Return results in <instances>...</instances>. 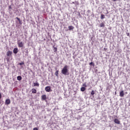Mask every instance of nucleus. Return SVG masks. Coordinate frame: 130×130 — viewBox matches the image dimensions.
Returning a JSON list of instances; mask_svg holds the SVG:
<instances>
[{
  "instance_id": "1",
  "label": "nucleus",
  "mask_w": 130,
  "mask_h": 130,
  "mask_svg": "<svg viewBox=\"0 0 130 130\" xmlns=\"http://www.w3.org/2000/svg\"><path fill=\"white\" fill-rule=\"evenodd\" d=\"M69 66L66 65L62 68L61 73L64 76H69L70 75V72L69 71Z\"/></svg>"
},
{
  "instance_id": "2",
  "label": "nucleus",
  "mask_w": 130,
  "mask_h": 130,
  "mask_svg": "<svg viewBox=\"0 0 130 130\" xmlns=\"http://www.w3.org/2000/svg\"><path fill=\"white\" fill-rule=\"evenodd\" d=\"M12 54H13V52L12 51H8L7 52V56H8V57H11Z\"/></svg>"
},
{
  "instance_id": "3",
  "label": "nucleus",
  "mask_w": 130,
  "mask_h": 130,
  "mask_svg": "<svg viewBox=\"0 0 130 130\" xmlns=\"http://www.w3.org/2000/svg\"><path fill=\"white\" fill-rule=\"evenodd\" d=\"M11 104V100L8 99L5 101V105H9Z\"/></svg>"
},
{
  "instance_id": "4",
  "label": "nucleus",
  "mask_w": 130,
  "mask_h": 130,
  "mask_svg": "<svg viewBox=\"0 0 130 130\" xmlns=\"http://www.w3.org/2000/svg\"><path fill=\"white\" fill-rule=\"evenodd\" d=\"M19 52V50L18 49V48H15L13 49V53L14 54H17Z\"/></svg>"
},
{
  "instance_id": "5",
  "label": "nucleus",
  "mask_w": 130,
  "mask_h": 130,
  "mask_svg": "<svg viewBox=\"0 0 130 130\" xmlns=\"http://www.w3.org/2000/svg\"><path fill=\"white\" fill-rule=\"evenodd\" d=\"M18 47H23L24 46V44H23V42H18L17 43Z\"/></svg>"
},
{
  "instance_id": "6",
  "label": "nucleus",
  "mask_w": 130,
  "mask_h": 130,
  "mask_svg": "<svg viewBox=\"0 0 130 130\" xmlns=\"http://www.w3.org/2000/svg\"><path fill=\"white\" fill-rule=\"evenodd\" d=\"M99 27H100V28H102L103 27H105V21H104L102 22L100 25H99Z\"/></svg>"
},
{
  "instance_id": "7",
  "label": "nucleus",
  "mask_w": 130,
  "mask_h": 130,
  "mask_svg": "<svg viewBox=\"0 0 130 130\" xmlns=\"http://www.w3.org/2000/svg\"><path fill=\"white\" fill-rule=\"evenodd\" d=\"M114 121L115 123H116L117 124H120V121H119V120H118V119H115Z\"/></svg>"
},
{
  "instance_id": "8",
  "label": "nucleus",
  "mask_w": 130,
  "mask_h": 130,
  "mask_svg": "<svg viewBox=\"0 0 130 130\" xmlns=\"http://www.w3.org/2000/svg\"><path fill=\"white\" fill-rule=\"evenodd\" d=\"M119 96L120 97H123V96H124V92L123 91V90H122L120 92Z\"/></svg>"
},
{
  "instance_id": "9",
  "label": "nucleus",
  "mask_w": 130,
  "mask_h": 130,
  "mask_svg": "<svg viewBox=\"0 0 130 130\" xmlns=\"http://www.w3.org/2000/svg\"><path fill=\"white\" fill-rule=\"evenodd\" d=\"M34 86L35 87H39V83L38 81H36V82H34Z\"/></svg>"
},
{
  "instance_id": "10",
  "label": "nucleus",
  "mask_w": 130,
  "mask_h": 130,
  "mask_svg": "<svg viewBox=\"0 0 130 130\" xmlns=\"http://www.w3.org/2000/svg\"><path fill=\"white\" fill-rule=\"evenodd\" d=\"M45 91L46 92H50V86H46L45 87Z\"/></svg>"
},
{
  "instance_id": "11",
  "label": "nucleus",
  "mask_w": 130,
  "mask_h": 130,
  "mask_svg": "<svg viewBox=\"0 0 130 130\" xmlns=\"http://www.w3.org/2000/svg\"><path fill=\"white\" fill-rule=\"evenodd\" d=\"M37 90H36V89L35 88H32L31 89V93H32V94H36V93H37Z\"/></svg>"
},
{
  "instance_id": "12",
  "label": "nucleus",
  "mask_w": 130,
  "mask_h": 130,
  "mask_svg": "<svg viewBox=\"0 0 130 130\" xmlns=\"http://www.w3.org/2000/svg\"><path fill=\"white\" fill-rule=\"evenodd\" d=\"M42 100H46V95L43 94V95H42Z\"/></svg>"
},
{
  "instance_id": "13",
  "label": "nucleus",
  "mask_w": 130,
  "mask_h": 130,
  "mask_svg": "<svg viewBox=\"0 0 130 130\" xmlns=\"http://www.w3.org/2000/svg\"><path fill=\"white\" fill-rule=\"evenodd\" d=\"M74 26L71 25L68 27L69 30L71 31V30H74Z\"/></svg>"
},
{
  "instance_id": "14",
  "label": "nucleus",
  "mask_w": 130,
  "mask_h": 130,
  "mask_svg": "<svg viewBox=\"0 0 130 130\" xmlns=\"http://www.w3.org/2000/svg\"><path fill=\"white\" fill-rule=\"evenodd\" d=\"M101 20H103L104 19H105V15L104 14H101Z\"/></svg>"
},
{
  "instance_id": "15",
  "label": "nucleus",
  "mask_w": 130,
  "mask_h": 130,
  "mask_svg": "<svg viewBox=\"0 0 130 130\" xmlns=\"http://www.w3.org/2000/svg\"><path fill=\"white\" fill-rule=\"evenodd\" d=\"M16 19H17V20H18L19 24L20 25H22V20H21V19H20L18 17H16Z\"/></svg>"
},
{
  "instance_id": "16",
  "label": "nucleus",
  "mask_w": 130,
  "mask_h": 130,
  "mask_svg": "<svg viewBox=\"0 0 130 130\" xmlns=\"http://www.w3.org/2000/svg\"><path fill=\"white\" fill-rule=\"evenodd\" d=\"M93 38H94L93 36L90 38V41H91L92 44L94 43V39Z\"/></svg>"
},
{
  "instance_id": "17",
  "label": "nucleus",
  "mask_w": 130,
  "mask_h": 130,
  "mask_svg": "<svg viewBox=\"0 0 130 130\" xmlns=\"http://www.w3.org/2000/svg\"><path fill=\"white\" fill-rule=\"evenodd\" d=\"M17 80L18 81H21L22 80V76H17Z\"/></svg>"
},
{
  "instance_id": "18",
  "label": "nucleus",
  "mask_w": 130,
  "mask_h": 130,
  "mask_svg": "<svg viewBox=\"0 0 130 130\" xmlns=\"http://www.w3.org/2000/svg\"><path fill=\"white\" fill-rule=\"evenodd\" d=\"M72 4H74V5H75V6H78L79 5V2L76 1L74 2H72Z\"/></svg>"
},
{
  "instance_id": "19",
  "label": "nucleus",
  "mask_w": 130,
  "mask_h": 130,
  "mask_svg": "<svg viewBox=\"0 0 130 130\" xmlns=\"http://www.w3.org/2000/svg\"><path fill=\"white\" fill-rule=\"evenodd\" d=\"M25 56H28V49L26 48L25 49Z\"/></svg>"
},
{
  "instance_id": "20",
  "label": "nucleus",
  "mask_w": 130,
  "mask_h": 130,
  "mask_svg": "<svg viewBox=\"0 0 130 130\" xmlns=\"http://www.w3.org/2000/svg\"><path fill=\"white\" fill-rule=\"evenodd\" d=\"M55 75L56 77H58V70H57L55 73Z\"/></svg>"
},
{
  "instance_id": "21",
  "label": "nucleus",
  "mask_w": 130,
  "mask_h": 130,
  "mask_svg": "<svg viewBox=\"0 0 130 130\" xmlns=\"http://www.w3.org/2000/svg\"><path fill=\"white\" fill-rule=\"evenodd\" d=\"M85 90H86V88L85 87H82L81 88V91L82 92H84V91H85Z\"/></svg>"
},
{
  "instance_id": "22",
  "label": "nucleus",
  "mask_w": 130,
  "mask_h": 130,
  "mask_svg": "<svg viewBox=\"0 0 130 130\" xmlns=\"http://www.w3.org/2000/svg\"><path fill=\"white\" fill-rule=\"evenodd\" d=\"M89 66H92V67H94V66H95V63H94L93 62H91L89 63Z\"/></svg>"
},
{
  "instance_id": "23",
  "label": "nucleus",
  "mask_w": 130,
  "mask_h": 130,
  "mask_svg": "<svg viewBox=\"0 0 130 130\" xmlns=\"http://www.w3.org/2000/svg\"><path fill=\"white\" fill-rule=\"evenodd\" d=\"M94 94H95V92L94 91V90H92L91 92V96H93Z\"/></svg>"
},
{
  "instance_id": "24",
  "label": "nucleus",
  "mask_w": 130,
  "mask_h": 130,
  "mask_svg": "<svg viewBox=\"0 0 130 130\" xmlns=\"http://www.w3.org/2000/svg\"><path fill=\"white\" fill-rule=\"evenodd\" d=\"M19 64L20 66H23V64H25V62L24 61H22V62H21L20 63H19Z\"/></svg>"
},
{
  "instance_id": "25",
  "label": "nucleus",
  "mask_w": 130,
  "mask_h": 130,
  "mask_svg": "<svg viewBox=\"0 0 130 130\" xmlns=\"http://www.w3.org/2000/svg\"><path fill=\"white\" fill-rule=\"evenodd\" d=\"M73 130H79L80 129V128H77L76 127H73Z\"/></svg>"
},
{
  "instance_id": "26",
  "label": "nucleus",
  "mask_w": 130,
  "mask_h": 130,
  "mask_svg": "<svg viewBox=\"0 0 130 130\" xmlns=\"http://www.w3.org/2000/svg\"><path fill=\"white\" fill-rule=\"evenodd\" d=\"M53 47H54V52H56V51H57V48L54 47V46H53Z\"/></svg>"
},
{
  "instance_id": "27",
  "label": "nucleus",
  "mask_w": 130,
  "mask_h": 130,
  "mask_svg": "<svg viewBox=\"0 0 130 130\" xmlns=\"http://www.w3.org/2000/svg\"><path fill=\"white\" fill-rule=\"evenodd\" d=\"M126 34L127 36H128V37H129V38H130L129 33L126 32Z\"/></svg>"
},
{
  "instance_id": "28",
  "label": "nucleus",
  "mask_w": 130,
  "mask_h": 130,
  "mask_svg": "<svg viewBox=\"0 0 130 130\" xmlns=\"http://www.w3.org/2000/svg\"><path fill=\"white\" fill-rule=\"evenodd\" d=\"M106 89H107V90H110V86H107Z\"/></svg>"
},
{
  "instance_id": "29",
  "label": "nucleus",
  "mask_w": 130,
  "mask_h": 130,
  "mask_svg": "<svg viewBox=\"0 0 130 130\" xmlns=\"http://www.w3.org/2000/svg\"><path fill=\"white\" fill-rule=\"evenodd\" d=\"M83 87H87V85H86V83H84L83 84Z\"/></svg>"
},
{
  "instance_id": "30",
  "label": "nucleus",
  "mask_w": 130,
  "mask_h": 130,
  "mask_svg": "<svg viewBox=\"0 0 130 130\" xmlns=\"http://www.w3.org/2000/svg\"><path fill=\"white\" fill-rule=\"evenodd\" d=\"M11 9H12V7L9 6L8 10H11Z\"/></svg>"
},
{
  "instance_id": "31",
  "label": "nucleus",
  "mask_w": 130,
  "mask_h": 130,
  "mask_svg": "<svg viewBox=\"0 0 130 130\" xmlns=\"http://www.w3.org/2000/svg\"><path fill=\"white\" fill-rule=\"evenodd\" d=\"M7 61H10V58H7Z\"/></svg>"
},
{
  "instance_id": "32",
  "label": "nucleus",
  "mask_w": 130,
  "mask_h": 130,
  "mask_svg": "<svg viewBox=\"0 0 130 130\" xmlns=\"http://www.w3.org/2000/svg\"><path fill=\"white\" fill-rule=\"evenodd\" d=\"M33 130H38V128H37V127H35Z\"/></svg>"
},
{
  "instance_id": "33",
  "label": "nucleus",
  "mask_w": 130,
  "mask_h": 130,
  "mask_svg": "<svg viewBox=\"0 0 130 130\" xmlns=\"http://www.w3.org/2000/svg\"><path fill=\"white\" fill-rule=\"evenodd\" d=\"M104 50L105 51H106V50H107V48H104Z\"/></svg>"
},
{
  "instance_id": "34",
  "label": "nucleus",
  "mask_w": 130,
  "mask_h": 130,
  "mask_svg": "<svg viewBox=\"0 0 130 130\" xmlns=\"http://www.w3.org/2000/svg\"><path fill=\"white\" fill-rule=\"evenodd\" d=\"M2 99V93H0V100Z\"/></svg>"
},
{
  "instance_id": "35",
  "label": "nucleus",
  "mask_w": 130,
  "mask_h": 130,
  "mask_svg": "<svg viewBox=\"0 0 130 130\" xmlns=\"http://www.w3.org/2000/svg\"><path fill=\"white\" fill-rule=\"evenodd\" d=\"M73 58L74 59H75V58H76V56H73Z\"/></svg>"
},
{
  "instance_id": "36",
  "label": "nucleus",
  "mask_w": 130,
  "mask_h": 130,
  "mask_svg": "<svg viewBox=\"0 0 130 130\" xmlns=\"http://www.w3.org/2000/svg\"><path fill=\"white\" fill-rule=\"evenodd\" d=\"M19 26H20V25H18V24H16V27H19Z\"/></svg>"
},
{
  "instance_id": "37",
  "label": "nucleus",
  "mask_w": 130,
  "mask_h": 130,
  "mask_svg": "<svg viewBox=\"0 0 130 130\" xmlns=\"http://www.w3.org/2000/svg\"><path fill=\"white\" fill-rule=\"evenodd\" d=\"M113 2H116V0H112Z\"/></svg>"
},
{
  "instance_id": "38",
  "label": "nucleus",
  "mask_w": 130,
  "mask_h": 130,
  "mask_svg": "<svg viewBox=\"0 0 130 130\" xmlns=\"http://www.w3.org/2000/svg\"><path fill=\"white\" fill-rule=\"evenodd\" d=\"M115 95H116V91L115 92Z\"/></svg>"
}]
</instances>
